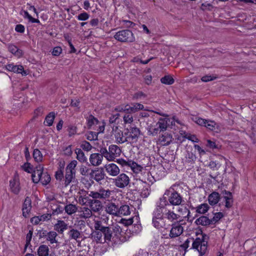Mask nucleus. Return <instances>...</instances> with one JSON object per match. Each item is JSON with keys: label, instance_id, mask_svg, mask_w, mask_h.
<instances>
[{"label": "nucleus", "instance_id": "obj_6", "mask_svg": "<svg viewBox=\"0 0 256 256\" xmlns=\"http://www.w3.org/2000/svg\"><path fill=\"white\" fill-rule=\"evenodd\" d=\"M112 191L109 189H104V188L100 189L98 192L90 191L88 194V196L94 199H100L108 200L110 198Z\"/></svg>", "mask_w": 256, "mask_h": 256}, {"label": "nucleus", "instance_id": "obj_56", "mask_svg": "<svg viewBox=\"0 0 256 256\" xmlns=\"http://www.w3.org/2000/svg\"><path fill=\"white\" fill-rule=\"evenodd\" d=\"M32 231L30 230H29L26 236V243L24 246V252L26 251V250L28 246L30 244V241L32 240Z\"/></svg>", "mask_w": 256, "mask_h": 256}, {"label": "nucleus", "instance_id": "obj_60", "mask_svg": "<svg viewBox=\"0 0 256 256\" xmlns=\"http://www.w3.org/2000/svg\"><path fill=\"white\" fill-rule=\"evenodd\" d=\"M62 52V48L60 46H56L54 47L52 51V54L54 56H59Z\"/></svg>", "mask_w": 256, "mask_h": 256}, {"label": "nucleus", "instance_id": "obj_16", "mask_svg": "<svg viewBox=\"0 0 256 256\" xmlns=\"http://www.w3.org/2000/svg\"><path fill=\"white\" fill-rule=\"evenodd\" d=\"M104 157L103 154L101 153L92 154L89 158L90 162L92 166H98L102 164Z\"/></svg>", "mask_w": 256, "mask_h": 256}, {"label": "nucleus", "instance_id": "obj_29", "mask_svg": "<svg viewBox=\"0 0 256 256\" xmlns=\"http://www.w3.org/2000/svg\"><path fill=\"white\" fill-rule=\"evenodd\" d=\"M78 206L76 204H69L65 206L64 210L68 215L71 216L78 212Z\"/></svg>", "mask_w": 256, "mask_h": 256}, {"label": "nucleus", "instance_id": "obj_64", "mask_svg": "<svg viewBox=\"0 0 256 256\" xmlns=\"http://www.w3.org/2000/svg\"><path fill=\"white\" fill-rule=\"evenodd\" d=\"M89 18V15L86 12H83L78 16L77 18L79 20H86Z\"/></svg>", "mask_w": 256, "mask_h": 256}, {"label": "nucleus", "instance_id": "obj_21", "mask_svg": "<svg viewBox=\"0 0 256 256\" xmlns=\"http://www.w3.org/2000/svg\"><path fill=\"white\" fill-rule=\"evenodd\" d=\"M118 206L114 202H110L106 206V213L116 216H118Z\"/></svg>", "mask_w": 256, "mask_h": 256}, {"label": "nucleus", "instance_id": "obj_43", "mask_svg": "<svg viewBox=\"0 0 256 256\" xmlns=\"http://www.w3.org/2000/svg\"><path fill=\"white\" fill-rule=\"evenodd\" d=\"M55 118V114L54 112H50L48 115L46 116L44 123L46 126H51L54 122Z\"/></svg>", "mask_w": 256, "mask_h": 256}, {"label": "nucleus", "instance_id": "obj_32", "mask_svg": "<svg viewBox=\"0 0 256 256\" xmlns=\"http://www.w3.org/2000/svg\"><path fill=\"white\" fill-rule=\"evenodd\" d=\"M75 153L76 154V158L79 162H86L87 161L86 157L80 148H76Z\"/></svg>", "mask_w": 256, "mask_h": 256}, {"label": "nucleus", "instance_id": "obj_34", "mask_svg": "<svg viewBox=\"0 0 256 256\" xmlns=\"http://www.w3.org/2000/svg\"><path fill=\"white\" fill-rule=\"evenodd\" d=\"M38 256H48L49 252L48 247L44 244L40 245L38 249Z\"/></svg>", "mask_w": 256, "mask_h": 256}, {"label": "nucleus", "instance_id": "obj_13", "mask_svg": "<svg viewBox=\"0 0 256 256\" xmlns=\"http://www.w3.org/2000/svg\"><path fill=\"white\" fill-rule=\"evenodd\" d=\"M184 232V228L180 223L172 224V228L170 231L169 237L174 238L180 236Z\"/></svg>", "mask_w": 256, "mask_h": 256}, {"label": "nucleus", "instance_id": "obj_48", "mask_svg": "<svg viewBox=\"0 0 256 256\" xmlns=\"http://www.w3.org/2000/svg\"><path fill=\"white\" fill-rule=\"evenodd\" d=\"M130 105L128 104H124L118 106L115 108V110L119 112H124L126 114L130 112Z\"/></svg>", "mask_w": 256, "mask_h": 256}, {"label": "nucleus", "instance_id": "obj_9", "mask_svg": "<svg viewBox=\"0 0 256 256\" xmlns=\"http://www.w3.org/2000/svg\"><path fill=\"white\" fill-rule=\"evenodd\" d=\"M164 195L168 196V201L172 205L178 206L182 202V198L180 194L174 191V189L166 190L164 192Z\"/></svg>", "mask_w": 256, "mask_h": 256}, {"label": "nucleus", "instance_id": "obj_53", "mask_svg": "<svg viewBox=\"0 0 256 256\" xmlns=\"http://www.w3.org/2000/svg\"><path fill=\"white\" fill-rule=\"evenodd\" d=\"M132 113L128 112L124 114L123 116L124 122L125 124H130L134 121Z\"/></svg>", "mask_w": 256, "mask_h": 256}, {"label": "nucleus", "instance_id": "obj_61", "mask_svg": "<svg viewBox=\"0 0 256 256\" xmlns=\"http://www.w3.org/2000/svg\"><path fill=\"white\" fill-rule=\"evenodd\" d=\"M184 137L190 140H191L192 142H198V138L194 134H186L184 135Z\"/></svg>", "mask_w": 256, "mask_h": 256}, {"label": "nucleus", "instance_id": "obj_10", "mask_svg": "<svg viewBox=\"0 0 256 256\" xmlns=\"http://www.w3.org/2000/svg\"><path fill=\"white\" fill-rule=\"evenodd\" d=\"M164 202H165L166 206V209L164 212V218L170 222L176 220L178 221L181 218V216L178 214L174 213L172 210L168 209V206H170V204L168 202L164 200Z\"/></svg>", "mask_w": 256, "mask_h": 256}, {"label": "nucleus", "instance_id": "obj_62", "mask_svg": "<svg viewBox=\"0 0 256 256\" xmlns=\"http://www.w3.org/2000/svg\"><path fill=\"white\" fill-rule=\"evenodd\" d=\"M193 120L200 126H204L206 120L198 117H194L193 118Z\"/></svg>", "mask_w": 256, "mask_h": 256}, {"label": "nucleus", "instance_id": "obj_57", "mask_svg": "<svg viewBox=\"0 0 256 256\" xmlns=\"http://www.w3.org/2000/svg\"><path fill=\"white\" fill-rule=\"evenodd\" d=\"M22 168L25 171L28 173H32L33 172V168L30 164L26 162L24 163L22 166Z\"/></svg>", "mask_w": 256, "mask_h": 256}, {"label": "nucleus", "instance_id": "obj_5", "mask_svg": "<svg viewBox=\"0 0 256 256\" xmlns=\"http://www.w3.org/2000/svg\"><path fill=\"white\" fill-rule=\"evenodd\" d=\"M130 183V178L124 173L118 174L116 178L112 179V184L120 188H124Z\"/></svg>", "mask_w": 256, "mask_h": 256}, {"label": "nucleus", "instance_id": "obj_23", "mask_svg": "<svg viewBox=\"0 0 256 256\" xmlns=\"http://www.w3.org/2000/svg\"><path fill=\"white\" fill-rule=\"evenodd\" d=\"M223 199L225 202V207L229 208H231L233 204L232 195L231 192L228 191H224V192Z\"/></svg>", "mask_w": 256, "mask_h": 256}, {"label": "nucleus", "instance_id": "obj_4", "mask_svg": "<svg viewBox=\"0 0 256 256\" xmlns=\"http://www.w3.org/2000/svg\"><path fill=\"white\" fill-rule=\"evenodd\" d=\"M114 38L122 42H132L135 40L132 32L128 30H122L116 32Z\"/></svg>", "mask_w": 256, "mask_h": 256}, {"label": "nucleus", "instance_id": "obj_50", "mask_svg": "<svg viewBox=\"0 0 256 256\" xmlns=\"http://www.w3.org/2000/svg\"><path fill=\"white\" fill-rule=\"evenodd\" d=\"M12 72L18 74H21L22 75H26L28 74V72L24 70V68L22 65V66H13Z\"/></svg>", "mask_w": 256, "mask_h": 256}, {"label": "nucleus", "instance_id": "obj_38", "mask_svg": "<svg viewBox=\"0 0 256 256\" xmlns=\"http://www.w3.org/2000/svg\"><path fill=\"white\" fill-rule=\"evenodd\" d=\"M87 124L89 128H91L93 126L97 125L99 121L92 115H90L87 117Z\"/></svg>", "mask_w": 256, "mask_h": 256}, {"label": "nucleus", "instance_id": "obj_55", "mask_svg": "<svg viewBox=\"0 0 256 256\" xmlns=\"http://www.w3.org/2000/svg\"><path fill=\"white\" fill-rule=\"evenodd\" d=\"M80 148L84 150L89 152L92 149V146L90 142L84 140L80 144Z\"/></svg>", "mask_w": 256, "mask_h": 256}, {"label": "nucleus", "instance_id": "obj_18", "mask_svg": "<svg viewBox=\"0 0 256 256\" xmlns=\"http://www.w3.org/2000/svg\"><path fill=\"white\" fill-rule=\"evenodd\" d=\"M157 206L152 214V219H158L164 217V212L166 209L165 202Z\"/></svg>", "mask_w": 256, "mask_h": 256}, {"label": "nucleus", "instance_id": "obj_54", "mask_svg": "<svg viewBox=\"0 0 256 256\" xmlns=\"http://www.w3.org/2000/svg\"><path fill=\"white\" fill-rule=\"evenodd\" d=\"M106 226H102V222L101 220H94V228L96 230H100L102 232L103 229Z\"/></svg>", "mask_w": 256, "mask_h": 256}, {"label": "nucleus", "instance_id": "obj_36", "mask_svg": "<svg viewBox=\"0 0 256 256\" xmlns=\"http://www.w3.org/2000/svg\"><path fill=\"white\" fill-rule=\"evenodd\" d=\"M210 208V206L208 204L204 203L197 206L196 208V212L200 214H204L206 213Z\"/></svg>", "mask_w": 256, "mask_h": 256}, {"label": "nucleus", "instance_id": "obj_46", "mask_svg": "<svg viewBox=\"0 0 256 256\" xmlns=\"http://www.w3.org/2000/svg\"><path fill=\"white\" fill-rule=\"evenodd\" d=\"M77 164L78 162L76 160L71 161L66 166V170L70 172H73L76 174L75 168L77 166Z\"/></svg>", "mask_w": 256, "mask_h": 256}, {"label": "nucleus", "instance_id": "obj_14", "mask_svg": "<svg viewBox=\"0 0 256 256\" xmlns=\"http://www.w3.org/2000/svg\"><path fill=\"white\" fill-rule=\"evenodd\" d=\"M106 172L110 176H117L120 172L118 166L114 163L106 164L104 166Z\"/></svg>", "mask_w": 256, "mask_h": 256}, {"label": "nucleus", "instance_id": "obj_12", "mask_svg": "<svg viewBox=\"0 0 256 256\" xmlns=\"http://www.w3.org/2000/svg\"><path fill=\"white\" fill-rule=\"evenodd\" d=\"M127 130L125 135L126 136L128 142L132 143L136 142L140 135V130L136 127H132L127 129Z\"/></svg>", "mask_w": 256, "mask_h": 256}, {"label": "nucleus", "instance_id": "obj_59", "mask_svg": "<svg viewBox=\"0 0 256 256\" xmlns=\"http://www.w3.org/2000/svg\"><path fill=\"white\" fill-rule=\"evenodd\" d=\"M217 78V76L214 75H206L201 78V80L204 82H208L213 80Z\"/></svg>", "mask_w": 256, "mask_h": 256}, {"label": "nucleus", "instance_id": "obj_39", "mask_svg": "<svg viewBox=\"0 0 256 256\" xmlns=\"http://www.w3.org/2000/svg\"><path fill=\"white\" fill-rule=\"evenodd\" d=\"M76 174L74 172L66 171L64 179L65 186H68L72 182V180L74 178Z\"/></svg>", "mask_w": 256, "mask_h": 256}, {"label": "nucleus", "instance_id": "obj_63", "mask_svg": "<svg viewBox=\"0 0 256 256\" xmlns=\"http://www.w3.org/2000/svg\"><path fill=\"white\" fill-rule=\"evenodd\" d=\"M98 124V128L97 129L98 132L96 133H98V134L100 133L104 132L105 128V123L104 122H99Z\"/></svg>", "mask_w": 256, "mask_h": 256}, {"label": "nucleus", "instance_id": "obj_19", "mask_svg": "<svg viewBox=\"0 0 256 256\" xmlns=\"http://www.w3.org/2000/svg\"><path fill=\"white\" fill-rule=\"evenodd\" d=\"M90 208L92 210V212H100L102 208V202L98 199H93L90 200Z\"/></svg>", "mask_w": 256, "mask_h": 256}, {"label": "nucleus", "instance_id": "obj_45", "mask_svg": "<svg viewBox=\"0 0 256 256\" xmlns=\"http://www.w3.org/2000/svg\"><path fill=\"white\" fill-rule=\"evenodd\" d=\"M50 174L47 172H44L39 182H40L43 185H46L50 182Z\"/></svg>", "mask_w": 256, "mask_h": 256}, {"label": "nucleus", "instance_id": "obj_42", "mask_svg": "<svg viewBox=\"0 0 256 256\" xmlns=\"http://www.w3.org/2000/svg\"><path fill=\"white\" fill-rule=\"evenodd\" d=\"M160 82L162 84L166 85H171L174 82V80L170 75H166L160 78Z\"/></svg>", "mask_w": 256, "mask_h": 256}, {"label": "nucleus", "instance_id": "obj_24", "mask_svg": "<svg viewBox=\"0 0 256 256\" xmlns=\"http://www.w3.org/2000/svg\"><path fill=\"white\" fill-rule=\"evenodd\" d=\"M220 200V194L216 192H212L208 197V202L211 206L216 204Z\"/></svg>", "mask_w": 256, "mask_h": 256}, {"label": "nucleus", "instance_id": "obj_49", "mask_svg": "<svg viewBox=\"0 0 256 256\" xmlns=\"http://www.w3.org/2000/svg\"><path fill=\"white\" fill-rule=\"evenodd\" d=\"M8 50L12 54H14L17 56H20L22 54V50H20L16 46L10 44L8 46Z\"/></svg>", "mask_w": 256, "mask_h": 256}, {"label": "nucleus", "instance_id": "obj_40", "mask_svg": "<svg viewBox=\"0 0 256 256\" xmlns=\"http://www.w3.org/2000/svg\"><path fill=\"white\" fill-rule=\"evenodd\" d=\"M78 202L82 206L86 205L87 202L89 204L90 200H92V199H90L89 196H87L86 194L80 195L78 196Z\"/></svg>", "mask_w": 256, "mask_h": 256}, {"label": "nucleus", "instance_id": "obj_30", "mask_svg": "<svg viewBox=\"0 0 256 256\" xmlns=\"http://www.w3.org/2000/svg\"><path fill=\"white\" fill-rule=\"evenodd\" d=\"M105 174L104 171L102 170H98L93 172L92 178L98 182H100L101 180L104 178Z\"/></svg>", "mask_w": 256, "mask_h": 256}, {"label": "nucleus", "instance_id": "obj_35", "mask_svg": "<svg viewBox=\"0 0 256 256\" xmlns=\"http://www.w3.org/2000/svg\"><path fill=\"white\" fill-rule=\"evenodd\" d=\"M146 110L144 109V105L140 103H133L130 105V112L134 113L140 110Z\"/></svg>", "mask_w": 256, "mask_h": 256}, {"label": "nucleus", "instance_id": "obj_1", "mask_svg": "<svg viewBox=\"0 0 256 256\" xmlns=\"http://www.w3.org/2000/svg\"><path fill=\"white\" fill-rule=\"evenodd\" d=\"M175 124L174 118H170L168 116L164 118H160L155 124L150 123L148 120L146 123V129L148 131V134L150 136H155L161 132H164L168 129L170 125Z\"/></svg>", "mask_w": 256, "mask_h": 256}, {"label": "nucleus", "instance_id": "obj_52", "mask_svg": "<svg viewBox=\"0 0 256 256\" xmlns=\"http://www.w3.org/2000/svg\"><path fill=\"white\" fill-rule=\"evenodd\" d=\"M33 156L34 160L37 162H41L42 159V154L40 150L38 149H35L34 150Z\"/></svg>", "mask_w": 256, "mask_h": 256}, {"label": "nucleus", "instance_id": "obj_47", "mask_svg": "<svg viewBox=\"0 0 256 256\" xmlns=\"http://www.w3.org/2000/svg\"><path fill=\"white\" fill-rule=\"evenodd\" d=\"M186 160L188 163L194 162L196 160V157L194 154L191 152H187L186 156Z\"/></svg>", "mask_w": 256, "mask_h": 256}, {"label": "nucleus", "instance_id": "obj_20", "mask_svg": "<svg viewBox=\"0 0 256 256\" xmlns=\"http://www.w3.org/2000/svg\"><path fill=\"white\" fill-rule=\"evenodd\" d=\"M32 208V201L30 198L27 196L23 204L22 210V215L24 218L28 217Z\"/></svg>", "mask_w": 256, "mask_h": 256}, {"label": "nucleus", "instance_id": "obj_22", "mask_svg": "<svg viewBox=\"0 0 256 256\" xmlns=\"http://www.w3.org/2000/svg\"><path fill=\"white\" fill-rule=\"evenodd\" d=\"M172 135L167 132L162 134L158 138L159 142L162 146H168L172 142Z\"/></svg>", "mask_w": 256, "mask_h": 256}, {"label": "nucleus", "instance_id": "obj_33", "mask_svg": "<svg viewBox=\"0 0 256 256\" xmlns=\"http://www.w3.org/2000/svg\"><path fill=\"white\" fill-rule=\"evenodd\" d=\"M198 224L206 226L212 224V220L206 216H202L196 220Z\"/></svg>", "mask_w": 256, "mask_h": 256}, {"label": "nucleus", "instance_id": "obj_25", "mask_svg": "<svg viewBox=\"0 0 256 256\" xmlns=\"http://www.w3.org/2000/svg\"><path fill=\"white\" fill-rule=\"evenodd\" d=\"M130 214V208L128 205L123 204L118 206V216H128Z\"/></svg>", "mask_w": 256, "mask_h": 256}, {"label": "nucleus", "instance_id": "obj_11", "mask_svg": "<svg viewBox=\"0 0 256 256\" xmlns=\"http://www.w3.org/2000/svg\"><path fill=\"white\" fill-rule=\"evenodd\" d=\"M10 191L14 194H18L21 187L18 176L17 174H15L12 178L10 180Z\"/></svg>", "mask_w": 256, "mask_h": 256}, {"label": "nucleus", "instance_id": "obj_31", "mask_svg": "<svg viewBox=\"0 0 256 256\" xmlns=\"http://www.w3.org/2000/svg\"><path fill=\"white\" fill-rule=\"evenodd\" d=\"M129 166L132 170L136 174H139L144 170V168L134 162H130Z\"/></svg>", "mask_w": 256, "mask_h": 256}, {"label": "nucleus", "instance_id": "obj_17", "mask_svg": "<svg viewBox=\"0 0 256 256\" xmlns=\"http://www.w3.org/2000/svg\"><path fill=\"white\" fill-rule=\"evenodd\" d=\"M44 168L41 165L38 166L34 170L32 178L34 182L37 184L40 180V178L44 173L43 172Z\"/></svg>", "mask_w": 256, "mask_h": 256}, {"label": "nucleus", "instance_id": "obj_58", "mask_svg": "<svg viewBox=\"0 0 256 256\" xmlns=\"http://www.w3.org/2000/svg\"><path fill=\"white\" fill-rule=\"evenodd\" d=\"M223 216H224V214L221 212L215 213L212 218L210 220H212V224L214 222L215 223V222H218Z\"/></svg>", "mask_w": 256, "mask_h": 256}, {"label": "nucleus", "instance_id": "obj_15", "mask_svg": "<svg viewBox=\"0 0 256 256\" xmlns=\"http://www.w3.org/2000/svg\"><path fill=\"white\" fill-rule=\"evenodd\" d=\"M113 134L115 138L116 142L118 144H123L128 142L126 135H124L123 132L117 127L113 129Z\"/></svg>", "mask_w": 256, "mask_h": 256}, {"label": "nucleus", "instance_id": "obj_2", "mask_svg": "<svg viewBox=\"0 0 256 256\" xmlns=\"http://www.w3.org/2000/svg\"><path fill=\"white\" fill-rule=\"evenodd\" d=\"M104 236V242H112L115 244H120L126 240V237L122 236L120 227L116 224L112 230L109 227H106L102 230Z\"/></svg>", "mask_w": 256, "mask_h": 256}, {"label": "nucleus", "instance_id": "obj_7", "mask_svg": "<svg viewBox=\"0 0 256 256\" xmlns=\"http://www.w3.org/2000/svg\"><path fill=\"white\" fill-rule=\"evenodd\" d=\"M192 248L196 250L200 253V256L204 254L207 250V242L203 238H197L193 242Z\"/></svg>", "mask_w": 256, "mask_h": 256}, {"label": "nucleus", "instance_id": "obj_27", "mask_svg": "<svg viewBox=\"0 0 256 256\" xmlns=\"http://www.w3.org/2000/svg\"><path fill=\"white\" fill-rule=\"evenodd\" d=\"M70 230L68 234L70 239L77 240L78 238H80L81 233L79 230L71 226H70Z\"/></svg>", "mask_w": 256, "mask_h": 256}, {"label": "nucleus", "instance_id": "obj_51", "mask_svg": "<svg viewBox=\"0 0 256 256\" xmlns=\"http://www.w3.org/2000/svg\"><path fill=\"white\" fill-rule=\"evenodd\" d=\"M98 133L94 132H87L86 134V138L90 141L96 140L98 139Z\"/></svg>", "mask_w": 256, "mask_h": 256}, {"label": "nucleus", "instance_id": "obj_41", "mask_svg": "<svg viewBox=\"0 0 256 256\" xmlns=\"http://www.w3.org/2000/svg\"><path fill=\"white\" fill-rule=\"evenodd\" d=\"M95 241L98 243H104L103 232L101 231L96 232L92 236Z\"/></svg>", "mask_w": 256, "mask_h": 256}, {"label": "nucleus", "instance_id": "obj_44", "mask_svg": "<svg viewBox=\"0 0 256 256\" xmlns=\"http://www.w3.org/2000/svg\"><path fill=\"white\" fill-rule=\"evenodd\" d=\"M204 126L210 130L214 131L216 130V128L218 126V125L214 121L206 120L204 124Z\"/></svg>", "mask_w": 256, "mask_h": 256}, {"label": "nucleus", "instance_id": "obj_8", "mask_svg": "<svg viewBox=\"0 0 256 256\" xmlns=\"http://www.w3.org/2000/svg\"><path fill=\"white\" fill-rule=\"evenodd\" d=\"M78 214H76L77 219H80L79 222H80V224H84V222L82 220H87L91 218L92 216V210L87 206H80L78 207Z\"/></svg>", "mask_w": 256, "mask_h": 256}, {"label": "nucleus", "instance_id": "obj_28", "mask_svg": "<svg viewBox=\"0 0 256 256\" xmlns=\"http://www.w3.org/2000/svg\"><path fill=\"white\" fill-rule=\"evenodd\" d=\"M164 218V216L158 218V219H152L153 226L157 229H160L164 228L166 226Z\"/></svg>", "mask_w": 256, "mask_h": 256}, {"label": "nucleus", "instance_id": "obj_37", "mask_svg": "<svg viewBox=\"0 0 256 256\" xmlns=\"http://www.w3.org/2000/svg\"><path fill=\"white\" fill-rule=\"evenodd\" d=\"M58 236V234L56 232L50 231L48 232L46 235V240L50 242V244L54 243H57L58 240H56V238Z\"/></svg>", "mask_w": 256, "mask_h": 256}, {"label": "nucleus", "instance_id": "obj_3", "mask_svg": "<svg viewBox=\"0 0 256 256\" xmlns=\"http://www.w3.org/2000/svg\"><path fill=\"white\" fill-rule=\"evenodd\" d=\"M100 152L103 154L105 158L109 161H114L115 159L120 156L122 150L116 145L111 144L109 146L108 150L106 148H102Z\"/></svg>", "mask_w": 256, "mask_h": 256}, {"label": "nucleus", "instance_id": "obj_26", "mask_svg": "<svg viewBox=\"0 0 256 256\" xmlns=\"http://www.w3.org/2000/svg\"><path fill=\"white\" fill-rule=\"evenodd\" d=\"M54 230L60 234H62L68 228V224L64 221L58 220L54 226Z\"/></svg>", "mask_w": 256, "mask_h": 256}]
</instances>
